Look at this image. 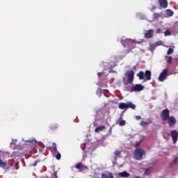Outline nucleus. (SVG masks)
<instances>
[{
  "label": "nucleus",
  "instance_id": "24",
  "mask_svg": "<svg viewBox=\"0 0 178 178\" xmlns=\"http://www.w3.org/2000/svg\"><path fill=\"white\" fill-rule=\"evenodd\" d=\"M173 52H174V50L172 48H170L167 51V55H172Z\"/></svg>",
  "mask_w": 178,
  "mask_h": 178
},
{
  "label": "nucleus",
  "instance_id": "16",
  "mask_svg": "<svg viewBox=\"0 0 178 178\" xmlns=\"http://www.w3.org/2000/svg\"><path fill=\"white\" fill-rule=\"evenodd\" d=\"M106 129V127H105V126L102 125V126L97 127L95 129V133H100V131H104V130H105Z\"/></svg>",
  "mask_w": 178,
  "mask_h": 178
},
{
  "label": "nucleus",
  "instance_id": "18",
  "mask_svg": "<svg viewBox=\"0 0 178 178\" xmlns=\"http://www.w3.org/2000/svg\"><path fill=\"white\" fill-rule=\"evenodd\" d=\"M151 172H152V168L149 167V168H148L147 169L145 170V175L146 176H148V175L151 174Z\"/></svg>",
  "mask_w": 178,
  "mask_h": 178
},
{
  "label": "nucleus",
  "instance_id": "1",
  "mask_svg": "<svg viewBox=\"0 0 178 178\" xmlns=\"http://www.w3.org/2000/svg\"><path fill=\"white\" fill-rule=\"evenodd\" d=\"M121 42L123 45V47H129V49L127 50V52H126L127 54L131 52V49H134V48H135L134 42H133V40H131V39H122Z\"/></svg>",
  "mask_w": 178,
  "mask_h": 178
},
{
  "label": "nucleus",
  "instance_id": "35",
  "mask_svg": "<svg viewBox=\"0 0 178 178\" xmlns=\"http://www.w3.org/2000/svg\"><path fill=\"white\" fill-rule=\"evenodd\" d=\"M155 8H156V7L154 6V9H155Z\"/></svg>",
  "mask_w": 178,
  "mask_h": 178
},
{
  "label": "nucleus",
  "instance_id": "19",
  "mask_svg": "<svg viewBox=\"0 0 178 178\" xmlns=\"http://www.w3.org/2000/svg\"><path fill=\"white\" fill-rule=\"evenodd\" d=\"M166 15L167 16L172 17L173 16V11H172L170 9H168L166 10Z\"/></svg>",
  "mask_w": 178,
  "mask_h": 178
},
{
  "label": "nucleus",
  "instance_id": "29",
  "mask_svg": "<svg viewBox=\"0 0 178 178\" xmlns=\"http://www.w3.org/2000/svg\"><path fill=\"white\" fill-rule=\"evenodd\" d=\"M161 33H163L162 29H161V28L157 29L156 33L157 34H161Z\"/></svg>",
  "mask_w": 178,
  "mask_h": 178
},
{
  "label": "nucleus",
  "instance_id": "7",
  "mask_svg": "<svg viewBox=\"0 0 178 178\" xmlns=\"http://www.w3.org/2000/svg\"><path fill=\"white\" fill-rule=\"evenodd\" d=\"M51 151L52 152H54V154L56 155V159H58V161H59V159H60L61 156H60V153L58 152L56 143H52Z\"/></svg>",
  "mask_w": 178,
  "mask_h": 178
},
{
  "label": "nucleus",
  "instance_id": "33",
  "mask_svg": "<svg viewBox=\"0 0 178 178\" xmlns=\"http://www.w3.org/2000/svg\"><path fill=\"white\" fill-rule=\"evenodd\" d=\"M97 74H98L99 77H101V74H102V72H98Z\"/></svg>",
  "mask_w": 178,
  "mask_h": 178
},
{
  "label": "nucleus",
  "instance_id": "26",
  "mask_svg": "<svg viewBox=\"0 0 178 178\" xmlns=\"http://www.w3.org/2000/svg\"><path fill=\"white\" fill-rule=\"evenodd\" d=\"M114 155H115V156H120V151L115 150L114 152Z\"/></svg>",
  "mask_w": 178,
  "mask_h": 178
},
{
  "label": "nucleus",
  "instance_id": "23",
  "mask_svg": "<svg viewBox=\"0 0 178 178\" xmlns=\"http://www.w3.org/2000/svg\"><path fill=\"white\" fill-rule=\"evenodd\" d=\"M76 169H81L83 168V163H79L76 165Z\"/></svg>",
  "mask_w": 178,
  "mask_h": 178
},
{
  "label": "nucleus",
  "instance_id": "11",
  "mask_svg": "<svg viewBox=\"0 0 178 178\" xmlns=\"http://www.w3.org/2000/svg\"><path fill=\"white\" fill-rule=\"evenodd\" d=\"M171 137L172 138V141L174 143V144H176V143L177 142V138H178V133L177 131L176 130H172L171 131Z\"/></svg>",
  "mask_w": 178,
  "mask_h": 178
},
{
  "label": "nucleus",
  "instance_id": "34",
  "mask_svg": "<svg viewBox=\"0 0 178 178\" xmlns=\"http://www.w3.org/2000/svg\"><path fill=\"white\" fill-rule=\"evenodd\" d=\"M33 166H37V161L33 164Z\"/></svg>",
  "mask_w": 178,
  "mask_h": 178
},
{
  "label": "nucleus",
  "instance_id": "13",
  "mask_svg": "<svg viewBox=\"0 0 178 178\" xmlns=\"http://www.w3.org/2000/svg\"><path fill=\"white\" fill-rule=\"evenodd\" d=\"M117 176L118 177L127 178V177H130V173H129L126 171H124V172L118 173Z\"/></svg>",
  "mask_w": 178,
  "mask_h": 178
},
{
  "label": "nucleus",
  "instance_id": "36",
  "mask_svg": "<svg viewBox=\"0 0 178 178\" xmlns=\"http://www.w3.org/2000/svg\"><path fill=\"white\" fill-rule=\"evenodd\" d=\"M1 152H2V151L0 150V154H1Z\"/></svg>",
  "mask_w": 178,
  "mask_h": 178
},
{
  "label": "nucleus",
  "instance_id": "10",
  "mask_svg": "<svg viewBox=\"0 0 178 178\" xmlns=\"http://www.w3.org/2000/svg\"><path fill=\"white\" fill-rule=\"evenodd\" d=\"M168 124H169L170 127H173L176 124V118L173 116L169 117L168 119Z\"/></svg>",
  "mask_w": 178,
  "mask_h": 178
},
{
  "label": "nucleus",
  "instance_id": "28",
  "mask_svg": "<svg viewBox=\"0 0 178 178\" xmlns=\"http://www.w3.org/2000/svg\"><path fill=\"white\" fill-rule=\"evenodd\" d=\"M147 124H148V123L147 122H145V121H141L140 122V126H147Z\"/></svg>",
  "mask_w": 178,
  "mask_h": 178
},
{
  "label": "nucleus",
  "instance_id": "4",
  "mask_svg": "<svg viewBox=\"0 0 178 178\" xmlns=\"http://www.w3.org/2000/svg\"><path fill=\"white\" fill-rule=\"evenodd\" d=\"M120 109H136V105H134L131 102H129L127 104L126 103H120L118 106Z\"/></svg>",
  "mask_w": 178,
  "mask_h": 178
},
{
  "label": "nucleus",
  "instance_id": "22",
  "mask_svg": "<svg viewBox=\"0 0 178 178\" xmlns=\"http://www.w3.org/2000/svg\"><path fill=\"white\" fill-rule=\"evenodd\" d=\"M172 33L170 32V31L169 30H166L165 32H164V35L165 37H168V35H171Z\"/></svg>",
  "mask_w": 178,
  "mask_h": 178
},
{
  "label": "nucleus",
  "instance_id": "14",
  "mask_svg": "<svg viewBox=\"0 0 178 178\" xmlns=\"http://www.w3.org/2000/svg\"><path fill=\"white\" fill-rule=\"evenodd\" d=\"M154 37V30L150 29L145 34V38H152Z\"/></svg>",
  "mask_w": 178,
  "mask_h": 178
},
{
  "label": "nucleus",
  "instance_id": "20",
  "mask_svg": "<svg viewBox=\"0 0 178 178\" xmlns=\"http://www.w3.org/2000/svg\"><path fill=\"white\" fill-rule=\"evenodd\" d=\"M6 166V162L0 160V168H5Z\"/></svg>",
  "mask_w": 178,
  "mask_h": 178
},
{
  "label": "nucleus",
  "instance_id": "27",
  "mask_svg": "<svg viewBox=\"0 0 178 178\" xmlns=\"http://www.w3.org/2000/svg\"><path fill=\"white\" fill-rule=\"evenodd\" d=\"M172 60H173V58H172V56H169L167 60V63H172Z\"/></svg>",
  "mask_w": 178,
  "mask_h": 178
},
{
  "label": "nucleus",
  "instance_id": "31",
  "mask_svg": "<svg viewBox=\"0 0 178 178\" xmlns=\"http://www.w3.org/2000/svg\"><path fill=\"white\" fill-rule=\"evenodd\" d=\"M141 144V142H137L135 145V147H140V145Z\"/></svg>",
  "mask_w": 178,
  "mask_h": 178
},
{
  "label": "nucleus",
  "instance_id": "2",
  "mask_svg": "<svg viewBox=\"0 0 178 178\" xmlns=\"http://www.w3.org/2000/svg\"><path fill=\"white\" fill-rule=\"evenodd\" d=\"M151 71L150 70H146L144 73L143 71H140L137 74V76L139 78V80H144V79H146V80L149 81L151 80Z\"/></svg>",
  "mask_w": 178,
  "mask_h": 178
},
{
  "label": "nucleus",
  "instance_id": "3",
  "mask_svg": "<svg viewBox=\"0 0 178 178\" xmlns=\"http://www.w3.org/2000/svg\"><path fill=\"white\" fill-rule=\"evenodd\" d=\"M143 155H145V151L141 148H138L135 149L134 152V156L135 159H137L138 161H141L143 159Z\"/></svg>",
  "mask_w": 178,
  "mask_h": 178
},
{
  "label": "nucleus",
  "instance_id": "30",
  "mask_svg": "<svg viewBox=\"0 0 178 178\" xmlns=\"http://www.w3.org/2000/svg\"><path fill=\"white\" fill-rule=\"evenodd\" d=\"M173 163L177 165V163H178V157H176L174 161H173Z\"/></svg>",
  "mask_w": 178,
  "mask_h": 178
},
{
  "label": "nucleus",
  "instance_id": "9",
  "mask_svg": "<svg viewBox=\"0 0 178 178\" xmlns=\"http://www.w3.org/2000/svg\"><path fill=\"white\" fill-rule=\"evenodd\" d=\"M143 90H144V86H143V85L136 84L131 87V92H134V91H135V92L143 91Z\"/></svg>",
  "mask_w": 178,
  "mask_h": 178
},
{
  "label": "nucleus",
  "instance_id": "21",
  "mask_svg": "<svg viewBox=\"0 0 178 178\" xmlns=\"http://www.w3.org/2000/svg\"><path fill=\"white\" fill-rule=\"evenodd\" d=\"M153 17L154 19H159V17H161V15L158 13H155L153 14Z\"/></svg>",
  "mask_w": 178,
  "mask_h": 178
},
{
  "label": "nucleus",
  "instance_id": "8",
  "mask_svg": "<svg viewBox=\"0 0 178 178\" xmlns=\"http://www.w3.org/2000/svg\"><path fill=\"white\" fill-rule=\"evenodd\" d=\"M169 113H170V111L168 108L163 110L161 113V118L162 120H163L164 122H166V120H168V118H170L169 116Z\"/></svg>",
  "mask_w": 178,
  "mask_h": 178
},
{
  "label": "nucleus",
  "instance_id": "12",
  "mask_svg": "<svg viewBox=\"0 0 178 178\" xmlns=\"http://www.w3.org/2000/svg\"><path fill=\"white\" fill-rule=\"evenodd\" d=\"M159 3L163 9L168 8V0H159Z\"/></svg>",
  "mask_w": 178,
  "mask_h": 178
},
{
  "label": "nucleus",
  "instance_id": "5",
  "mask_svg": "<svg viewBox=\"0 0 178 178\" xmlns=\"http://www.w3.org/2000/svg\"><path fill=\"white\" fill-rule=\"evenodd\" d=\"M168 76H169V70L168 68L164 69L159 76V81H165V79H168Z\"/></svg>",
  "mask_w": 178,
  "mask_h": 178
},
{
  "label": "nucleus",
  "instance_id": "17",
  "mask_svg": "<svg viewBox=\"0 0 178 178\" xmlns=\"http://www.w3.org/2000/svg\"><path fill=\"white\" fill-rule=\"evenodd\" d=\"M58 127H59V125H58V124H52L50 126V130H51V131H56Z\"/></svg>",
  "mask_w": 178,
  "mask_h": 178
},
{
  "label": "nucleus",
  "instance_id": "32",
  "mask_svg": "<svg viewBox=\"0 0 178 178\" xmlns=\"http://www.w3.org/2000/svg\"><path fill=\"white\" fill-rule=\"evenodd\" d=\"M136 120H140L141 119V116L137 115V116H136Z\"/></svg>",
  "mask_w": 178,
  "mask_h": 178
},
{
  "label": "nucleus",
  "instance_id": "25",
  "mask_svg": "<svg viewBox=\"0 0 178 178\" xmlns=\"http://www.w3.org/2000/svg\"><path fill=\"white\" fill-rule=\"evenodd\" d=\"M119 126H124V124H126V121H124V120H122L119 123H118Z\"/></svg>",
  "mask_w": 178,
  "mask_h": 178
},
{
  "label": "nucleus",
  "instance_id": "15",
  "mask_svg": "<svg viewBox=\"0 0 178 178\" xmlns=\"http://www.w3.org/2000/svg\"><path fill=\"white\" fill-rule=\"evenodd\" d=\"M37 144V140L35 139L28 140H26V145H30L32 148H34V146Z\"/></svg>",
  "mask_w": 178,
  "mask_h": 178
},
{
  "label": "nucleus",
  "instance_id": "6",
  "mask_svg": "<svg viewBox=\"0 0 178 178\" xmlns=\"http://www.w3.org/2000/svg\"><path fill=\"white\" fill-rule=\"evenodd\" d=\"M125 76L127 77L128 83H131L134 81V71L133 70L127 72Z\"/></svg>",
  "mask_w": 178,
  "mask_h": 178
}]
</instances>
